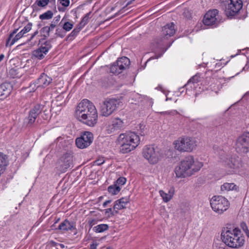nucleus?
<instances>
[{
  "label": "nucleus",
  "instance_id": "1",
  "mask_svg": "<svg viewBox=\"0 0 249 249\" xmlns=\"http://www.w3.org/2000/svg\"><path fill=\"white\" fill-rule=\"evenodd\" d=\"M202 166V162L195 160L192 156H188L181 160L180 164L175 168V172L177 177L185 178L198 171Z\"/></svg>",
  "mask_w": 249,
  "mask_h": 249
},
{
  "label": "nucleus",
  "instance_id": "2",
  "mask_svg": "<svg viewBox=\"0 0 249 249\" xmlns=\"http://www.w3.org/2000/svg\"><path fill=\"white\" fill-rule=\"evenodd\" d=\"M221 238L227 246L234 249L243 246L245 242L244 237L238 228L232 230L228 228L225 229L221 233Z\"/></svg>",
  "mask_w": 249,
  "mask_h": 249
},
{
  "label": "nucleus",
  "instance_id": "3",
  "mask_svg": "<svg viewBox=\"0 0 249 249\" xmlns=\"http://www.w3.org/2000/svg\"><path fill=\"white\" fill-rule=\"evenodd\" d=\"M140 142L139 136L133 132L121 134L117 140V144L120 145V151L123 154L133 150L139 144Z\"/></svg>",
  "mask_w": 249,
  "mask_h": 249
},
{
  "label": "nucleus",
  "instance_id": "4",
  "mask_svg": "<svg viewBox=\"0 0 249 249\" xmlns=\"http://www.w3.org/2000/svg\"><path fill=\"white\" fill-rule=\"evenodd\" d=\"M220 6L228 18L237 15L243 6L241 0H220Z\"/></svg>",
  "mask_w": 249,
  "mask_h": 249
},
{
  "label": "nucleus",
  "instance_id": "5",
  "mask_svg": "<svg viewBox=\"0 0 249 249\" xmlns=\"http://www.w3.org/2000/svg\"><path fill=\"white\" fill-rule=\"evenodd\" d=\"M173 145L175 149L179 152H190L195 149L196 143L194 138L182 137L175 140L173 142Z\"/></svg>",
  "mask_w": 249,
  "mask_h": 249
},
{
  "label": "nucleus",
  "instance_id": "6",
  "mask_svg": "<svg viewBox=\"0 0 249 249\" xmlns=\"http://www.w3.org/2000/svg\"><path fill=\"white\" fill-rule=\"evenodd\" d=\"M210 205L214 212L222 214L228 209L230 203L225 197L221 196H215L210 199Z\"/></svg>",
  "mask_w": 249,
  "mask_h": 249
},
{
  "label": "nucleus",
  "instance_id": "7",
  "mask_svg": "<svg viewBox=\"0 0 249 249\" xmlns=\"http://www.w3.org/2000/svg\"><path fill=\"white\" fill-rule=\"evenodd\" d=\"M33 24L29 22L20 32L17 33L18 29H15L10 34L6 42V46H12L16 42L22 37L25 36L26 34L31 31Z\"/></svg>",
  "mask_w": 249,
  "mask_h": 249
},
{
  "label": "nucleus",
  "instance_id": "8",
  "mask_svg": "<svg viewBox=\"0 0 249 249\" xmlns=\"http://www.w3.org/2000/svg\"><path fill=\"white\" fill-rule=\"evenodd\" d=\"M220 159L231 173L235 172L242 167V160L239 157L233 156L228 158L224 156L220 158Z\"/></svg>",
  "mask_w": 249,
  "mask_h": 249
},
{
  "label": "nucleus",
  "instance_id": "9",
  "mask_svg": "<svg viewBox=\"0 0 249 249\" xmlns=\"http://www.w3.org/2000/svg\"><path fill=\"white\" fill-rule=\"evenodd\" d=\"M143 156L150 164L157 163L160 158V153L152 145L145 146L143 149Z\"/></svg>",
  "mask_w": 249,
  "mask_h": 249
},
{
  "label": "nucleus",
  "instance_id": "10",
  "mask_svg": "<svg viewBox=\"0 0 249 249\" xmlns=\"http://www.w3.org/2000/svg\"><path fill=\"white\" fill-rule=\"evenodd\" d=\"M235 148L239 153L249 152V132L244 133L237 138Z\"/></svg>",
  "mask_w": 249,
  "mask_h": 249
},
{
  "label": "nucleus",
  "instance_id": "11",
  "mask_svg": "<svg viewBox=\"0 0 249 249\" xmlns=\"http://www.w3.org/2000/svg\"><path fill=\"white\" fill-rule=\"evenodd\" d=\"M120 102L115 99H110L105 101L101 107V113L104 116L111 115L119 107Z\"/></svg>",
  "mask_w": 249,
  "mask_h": 249
},
{
  "label": "nucleus",
  "instance_id": "12",
  "mask_svg": "<svg viewBox=\"0 0 249 249\" xmlns=\"http://www.w3.org/2000/svg\"><path fill=\"white\" fill-rule=\"evenodd\" d=\"M89 111H93V104L88 99H83L77 106L75 116L77 118H79V116H81L82 114Z\"/></svg>",
  "mask_w": 249,
  "mask_h": 249
},
{
  "label": "nucleus",
  "instance_id": "13",
  "mask_svg": "<svg viewBox=\"0 0 249 249\" xmlns=\"http://www.w3.org/2000/svg\"><path fill=\"white\" fill-rule=\"evenodd\" d=\"M93 134L91 132L86 131L82 134L80 137L75 140L76 146L81 149L89 146L92 142Z\"/></svg>",
  "mask_w": 249,
  "mask_h": 249
},
{
  "label": "nucleus",
  "instance_id": "14",
  "mask_svg": "<svg viewBox=\"0 0 249 249\" xmlns=\"http://www.w3.org/2000/svg\"><path fill=\"white\" fill-rule=\"evenodd\" d=\"M218 11L217 9L209 10L204 16L203 23L208 26L217 25L218 20Z\"/></svg>",
  "mask_w": 249,
  "mask_h": 249
},
{
  "label": "nucleus",
  "instance_id": "15",
  "mask_svg": "<svg viewBox=\"0 0 249 249\" xmlns=\"http://www.w3.org/2000/svg\"><path fill=\"white\" fill-rule=\"evenodd\" d=\"M72 155L71 153L64 154L59 161L60 170L63 172H66V170L72 165Z\"/></svg>",
  "mask_w": 249,
  "mask_h": 249
},
{
  "label": "nucleus",
  "instance_id": "16",
  "mask_svg": "<svg viewBox=\"0 0 249 249\" xmlns=\"http://www.w3.org/2000/svg\"><path fill=\"white\" fill-rule=\"evenodd\" d=\"M116 62L117 66H118V71H117L115 66H113L111 69V73L115 74L121 73L124 69L128 67L130 63L129 59L125 56L118 59Z\"/></svg>",
  "mask_w": 249,
  "mask_h": 249
},
{
  "label": "nucleus",
  "instance_id": "17",
  "mask_svg": "<svg viewBox=\"0 0 249 249\" xmlns=\"http://www.w3.org/2000/svg\"><path fill=\"white\" fill-rule=\"evenodd\" d=\"M51 47V44L46 42L44 46H41L33 52V57L39 60L42 59Z\"/></svg>",
  "mask_w": 249,
  "mask_h": 249
},
{
  "label": "nucleus",
  "instance_id": "18",
  "mask_svg": "<svg viewBox=\"0 0 249 249\" xmlns=\"http://www.w3.org/2000/svg\"><path fill=\"white\" fill-rule=\"evenodd\" d=\"M42 106L40 105H36L32 108L29 112V115L27 118L28 123L32 124H34L38 115L41 112Z\"/></svg>",
  "mask_w": 249,
  "mask_h": 249
},
{
  "label": "nucleus",
  "instance_id": "19",
  "mask_svg": "<svg viewBox=\"0 0 249 249\" xmlns=\"http://www.w3.org/2000/svg\"><path fill=\"white\" fill-rule=\"evenodd\" d=\"M52 81V79L45 73H42L36 81V88H45Z\"/></svg>",
  "mask_w": 249,
  "mask_h": 249
},
{
  "label": "nucleus",
  "instance_id": "20",
  "mask_svg": "<svg viewBox=\"0 0 249 249\" xmlns=\"http://www.w3.org/2000/svg\"><path fill=\"white\" fill-rule=\"evenodd\" d=\"M93 111H89L87 113H84L79 118H77L79 121L83 122L87 125L92 126H93Z\"/></svg>",
  "mask_w": 249,
  "mask_h": 249
},
{
  "label": "nucleus",
  "instance_id": "21",
  "mask_svg": "<svg viewBox=\"0 0 249 249\" xmlns=\"http://www.w3.org/2000/svg\"><path fill=\"white\" fill-rule=\"evenodd\" d=\"M175 33V24L173 22L167 24L162 28V35L164 36V38H168L173 36Z\"/></svg>",
  "mask_w": 249,
  "mask_h": 249
},
{
  "label": "nucleus",
  "instance_id": "22",
  "mask_svg": "<svg viewBox=\"0 0 249 249\" xmlns=\"http://www.w3.org/2000/svg\"><path fill=\"white\" fill-rule=\"evenodd\" d=\"M58 229L65 232L69 231H72L76 230L75 225L74 223L71 222L67 219H65L58 226Z\"/></svg>",
  "mask_w": 249,
  "mask_h": 249
},
{
  "label": "nucleus",
  "instance_id": "23",
  "mask_svg": "<svg viewBox=\"0 0 249 249\" xmlns=\"http://www.w3.org/2000/svg\"><path fill=\"white\" fill-rule=\"evenodd\" d=\"M11 86L8 83H3L0 85V97L5 98L9 95L11 91Z\"/></svg>",
  "mask_w": 249,
  "mask_h": 249
},
{
  "label": "nucleus",
  "instance_id": "24",
  "mask_svg": "<svg viewBox=\"0 0 249 249\" xmlns=\"http://www.w3.org/2000/svg\"><path fill=\"white\" fill-rule=\"evenodd\" d=\"M123 125V121L119 118H115L112 121V124L108 125L107 130L109 131V133H111L116 129L122 128Z\"/></svg>",
  "mask_w": 249,
  "mask_h": 249
},
{
  "label": "nucleus",
  "instance_id": "25",
  "mask_svg": "<svg viewBox=\"0 0 249 249\" xmlns=\"http://www.w3.org/2000/svg\"><path fill=\"white\" fill-rule=\"evenodd\" d=\"M129 202V199L126 197H122L114 202L113 207L116 211L122 210L125 208L126 205Z\"/></svg>",
  "mask_w": 249,
  "mask_h": 249
},
{
  "label": "nucleus",
  "instance_id": "26",
  "mask_svg": "<svg viewBox=\"0 0 249 249\" xmlns=\"http://www.w3.org/2000/svg\"><path fill=\"white\" fill-rule=\"evenodd\" d=\"M159 193L162 197L163 201L164 202H168L172 198L174 195V191L170 190L168 191V193H166L162 190H160L159 191Z\"/></svg>",
  "mask_w": 249,
  "mask_h": 249
},
{
  "label": "nucleus",
  "instance_id": "27",
  "mask_svg": "<svg viewBox=\"0 0 249 249\" xmlns=\"http://www.w3.org/2000/svg\"><path fill=\"white\" fill-rule=\"evenodd\" d=\"M236 189V186L233 183H225L221 186V190L222 191H229Z\"/></svg>",
  "mask_w": 249,
  "mask_h": 249
},
{
  "label": "nucleus",
  "instance_id": "28",
  "mask_svg": "<svg viewBox=\"0 0 249 249\" xmlns=\"http://www.w3.org/2000/svg\"><path fill=\"white\" fill-rule=\"evenodd\" d=\"M121 189V188L117 186L115 183L108 186L107 188L108 192L112 195H117L120 191Z\"/></svg>",
  "mask_w": 249,
  "mask_h": 249
},
{
  "label": "nucleus",
  "instance_id": "29",
  "mask_svg": "<svg viewBox=\"0 0 249 249\" xmlns=\"http://www.w3.org/2000/svg\"><path fill=\"white\" fill-rule=\"evenodd\" d=\"M105 212V215L107 217L110 218L118 213V212L115 210L114 207L113 208H109L104 210Z\"/></svg>",
  "mask_w": 249,
  "mask_h": 249
},
{
  "label": "nucleus",
  "instance_id": "30",
  "mask_svg": "<svg viewBox=\"0 0 249 249\" xmlns=\"http://www.w3.org/2000/svg\"><path fill=\"white\" fill-rule=\"evenodd\" d=\"M53 13L51 10H48L39 16V18L41 20H49L53 17Z\"/></svg>",
  "mask_w": 249,
  "mask_h": 249
},
{
  "label": "nucleus",
  "instance_id": "31",
  "mask_svg": "<svg viewBox=\"0 0 249 249\" xmlns=\"http://www.w3.org/2000/svg\"><path fill=\"white\" fill-rule=\"evenodd\" d=\"M108 225L107 224H102L97 225L94 227V229L97 232H102L107 230L108 229Z\"/></svg>",
  "mask_w": 249,
  "mask_h": 249
},
{
  "label": "nucleus",
  "instance_id": "32",
  "mask_svg": "<svg viewBox=\"0 0 249 249\" xmlns=\"http://www.w3.org/2000/svg\"><path fill=\"white\" fill-rule=\"evenodd\" d=\"M91 12H89L87 13L85 17L82 18L81 21L80 22V26L82 28L84 27L88 22L89 18L92 17Z\"/></svg>",
  "mask_w": 249,
  "mask_h": 249
},
{
  "label": "nucleus",
  "instance_id": "33",
  "mask_svg": "<svg viewBox=\"0 0 249 249\" xmlns=\"http://www.w3.org/2000/svg\"><path fill=\"white\" fill-rule=\"evenodd\" d=\"M200 81V77L197 75H196L194 76H193L192 78H191L188 81L187 83L186 84V86L189 85L191 83L195 84L199 82Z\"/></svg>",
  "mask_w": 249,
  "mask_h": 249
},
{
  "label": "nucleus",
  "instance_id": "34",
  "mask_svg": "<svg viewBox=\"0 0 249 249\" xmlns=\"http://www.w3.org/2000/svg\"><path fill=\"white\" fill-rule=\"evenodd\" d=\"M49 2V0H38L35 2L38 6L44 7L47 6Z\"/></svg>",
  "mask_w": 249,
  "mask_h": 249
},
{
  "label": "nucleus",
  "instance_id": "35",
  "mask_svg": "<svg viewBox=\"0 0 249 249\" xmlns=\"http://www.w3.org/2000/svg\"><path fill=\"white\" fill-rule=\"evenodd\" d=\"M73 25V24L70 22H66L63 25V29L65 31L68 32L72 29Z\"/></svg>",
  "mask_w": 249,
  "mask_h": 249
},
{
  "label": "nucleus",
  "instance_id": "36",
  "mask_svg": "<svg viewBox=\"0 0 249 249\" xmlns=\"http://www.w3.org/2000/svg\"><path fill=\"white\" fill-rule=\"evenodd\" d=\"M126 179L124 177H120L114 183L121 187L122 185H124L126 182Z\"/></svg>",
  "mask_w": 249,
  "mask_h": 249
},
{
  "label": "nucleus",
  "instance_id": "37",
  "mask_svg": "<svg viewBox=\"0 0 249 249\" xmlns=\"http://www.w3.org/2000/svg\"><path fill=\"white\" fill-rule=\"evenodd\" d=\"M82 27L81 26L74 29L73 31L71 33V34L69 35L68 37H74L77 35V34L80 31Z\"/></svg>",
  "mask_w": 249,
  "mask_h": 249
},
{
  "label": "nucleus",
  "instance_id": "38",
  "mask_svg": "<svg viewBox=\"0 0 249 249\" xmlns=\"http://www.w3.org/2000/svg\"><path fill=\"white\" fill-rule=\"evenodd\" d=\"M55 34L57 36L63 38L65 36V32L64 31L63 29L57 28L55 30Z\"/></svg>",
  "mask_w": 249,
  "mask_h": 249
},
{
  "label": "nucleus",
  "instance_id": "39",
  "mask_svg": "<svg viewBox=\"0 0 249 249\" xmlns=\"http://www.w3.org/2000/svg\"><path fill=\"white\" fill-rule=\"evenodd\" d=\"M50 31L47 26L43 27L41 30V32L44 34L43 36L45 37L49 36Z\"/></svg>",
  "mask_w": 249,
  "mask_h": 249
},
{
  "label": "nucleus",
  "instance_id": "40",
  "mask_svg": "<svg viewBox=\"0 0 249 249\" xmlns=\"http://www.w3.org/2000/svg\"><path fill=\"white\" fill-rule=\"evenodd\" d=\"M161 115H174L178 114V112L176 110L170 111H163L160 113Z\"/></svg>",
  "mask_w": 249,
  "mask_h": 249
},
{
  "label": "nucleus",
  "instance_id": "41",
  "mask_svg": "<svg viewBox=\"0 0 249 249\" xmlns=\"http://www.w3.org/2000/svg\"><path fill=\"white\" fill-rule=\"evenodd\" d=\"M105 162V160L103 157H99L97 160L94 161V165H100Z\"/></svg>",
  "mask_w": 249,
  "mask_h": 249
},
{
  "label": "nucleus",
  "instance_id": "42",
  "mask_svg": "<svg viewBox=\"0 0 249 249\" xmlns=\"http://www.w3.org/2000/svg\"><path fill=\"white\" fill-rule=\"evenodd\" d=\"M240 226L242 230L245 232L246 233L249 231L246 223L244 222H242L240 224Z\"/></svg>",
  "mask_w": 249,
  "mask_h": 249
},
{
  "label": "nucleus",
  "instance_id": "43",
  "mask_svg": "<svg viewBox=\"0 0 249 249\" xmlns=\"http://www.w3.org/2000/svg\"><path fill=\"white\" fill-rule=\"evenodd\" d=\"M60 3L65 7H67L69 5L70 0H58Z\"/></svg>",
  "mask_w": 249,
  "mask_h": 249
},
{
  "label": "nucleus",
  "instance_id": "44",
  "mask_svg": "<svg viewBox=\"0 0 249 249\" xmlns=\"http://www.w3.org/2000/svg\"><path fill=\"white\" fill-rule=\"evenodd\" d=\"M166 49L165 50H163L162 51V53H160V54L157 55V54H155L154 56H152L151 57H150V58L149 59H158L159 58V57H160L162 55V54L166 51Z\"/></svg>",
  "mask_w": 249,
  "mask_h": 249
},
{
  "label": "nucleus",
  "instance_id": "45",
  "mask_svg": "<svg viewBox=\"0 0 249 249\" xmlns=\"http://www.w3.org/2000/svg\"><path fill=\"white\" fill-rule=\"evenodd\" d=\"M57 24L54 23L52 21L49 26H48V28L50 31H52L57 26Z\"/></svg>",
  "mask_w": 249,
  "mask_h": 249
},
{
  "label": "nucleus",
  "instance_id": "46",
  "mask_svg": "<svg viewBox=\"0 0 249 249\" xmlns=\"http://www.w3.org/2000/svg\"><path fill=\"white\" fill-rule=\"evenodd\" d=\"M88 224V226L90 230L91 229L92 226L93 225V219L92 218H89Z\"/></svg>",
  "mask_w": 249,
  "mask_h": 249
},
{
  "label": "nucleus",
  "instance_id": "47",
  "mask_svg": "<svg viewBox=\"0 0 249 249\" xmlns=\"http://www.w3.org/2000/svg\"><path fill=\"white\" fill-rule=\"evenodd\" d=\"M60 19V16L59 15V16L55 17L53 18V19L52 21L54 23H56L57 24L58 22L59 21Z\"/></svg>",
  "mask_w": 249,
  "mask_h": 249
},
{
  "label": "nucleus",
  "instance_id": "48",
  "mask_svg": "<svg viewBox=\"0 0 249 249\" xmlns=\"http://www.w3.org/2000/svg\"><path fill=\"white\" fill-rule=\"evenodd\" d=\"M38 33V31H35L31 36V37H30V38L28 39V41H31V40H32L33 39V38L36 36Z\"/></svg>",
  "mask_w": 249,
  "mask_h": 249
},
{
  "label": "nucleus",
  "instance_id": "49",
  "mask_svg": "<svg viewBox=\"0 0 249 249\" xmlns=\"http://www.w3.org/2000/svg\"><path fill=\"white\" fill-rule=\"evenodd\" d=\"M113 66H115V68H116V70H117V71H118V66H117V62H114L113 64H112L111 65L110 67V72H111V69H112V68Z\"/></svg>",
  "mask_w": 249,
  "mask_h": 249
},
{
  "label": "nucleus",
  "instance_id": "50",
  "mask_svg": "<svg viewBox=\"0 0 249 249\" xmlns=\"http://www.w3.org/2000/svg\"><path fill=\"white\" fill-rule=\"evenodd\" d=\"M163 41L162 39H161V40L160 41H159L158 40L157 42H156V43L159 45V46H161V45H162V44L161 43V42Z\"/></svg>",
  "mask_w": 249,
  "mask_h": 249
},
{
  "label": "nucleus",
  "instance_id": "51",
  "mask_svg": "<svg viewBox=\"0 0 249 249\" xmlns=\"http://www.w3.org/2000/svg\"><path fill=\"white\" fill-rule=\"evenodd\" d=\"M4 55L3 54L0 55V62L3 59Z\"/></svg>",
  "mask_w": 249,
  "mask_h": 249
},
{
  "label": "nucleus",
  "instance_id": "52",
  "mask_svg": "<svg viewBox=\"0 0 249 249\" xmlns=\"http://www.w3.org/2000/svg\"><path fill=\"white\" fill-rule=\"evenodd\" d=\"M107 203L106 202V201H105L103 204V206H104V207H106V206H107Z\"/></svg>",
  "mask_w": 249,
  "mask_h": 249
},
{
  "label": "nucleus",
  "instance_id": "53",
  "mask_svg": "<svg viewBox=\"0 0 249 249\" xmlns=\"http://www.w3.org/2000/svg\"><path fill=\"white\" fill-rule=\"evenodd\" d=\"M103 198V196H100L99 198H98V202H99V201H100Z\"/></svg>",
  "mask_w": 249,
  "mask_h": 249
},
{
  "label": "nucleus",
  "instance_id": "54",
  "mask_svg": "<svg viewBox=\"0 0 249 249\" xmlns=\"http://www.w3.org/2000/svg\"><path fill=\"white\" fill-rule=\"evenodd\" d=\"M59 246L61 249H63L65 248V245L64 244H60Z\"/></svg>",
  "mask_w": 249,
  "mask_h": 249
},
{
  "label": "nucleus",
  "instance_id": "55",
  "mask_svg": "<svg viewBox=\"0 0 249 249\" xmlns=\"http://www.w3.org/2000/svg\"><path fill=\"white\" fill-rule=\"evenodd\" d=\"M106 201L107 203V204H109V203H110L111 202V200H106Z\"/></svg>",
  "mask_w": 249,
  "mask_h": 249
},
{
  "label": "nucleus",
  "instance_id": "56",
  "mask_svg": "<svg viewBox=\"0 0 249 249\" xmlns=\"http://www.w3.org/2000/svg\"><path fill=\"white\" fill-rule=\"evenodd\" d=\"M90 249H93V243L90 244Z\"/></svg>",
  "mask_w": 249,
  "mask_h": 249
},
{
  "label": "nucleus",
  "instance_id": "57",
  "mask_svg": "<svg viewBox=\"0 0 249 249\" xmlns=\"http://www.w3.org/2000/svg\"><path fill=\"white\" fill-rule=\"evenodd\" d=\"M247 236L249 238V231L246 233Z\"/></svg>",
  "mask_w": 249,
  "mask_h": 249
},
{
  "label": "nucleus",
  "instance_id": "58",
  "mask_svg": "<svg viewBox=\"0 0 249 249\" xmlns=\"http://www.w3.org/2000/svg\"><path fill=\"white\" fill-rule=\"evenodd\" d=\"M14 71V70L12 69V70H10V72H12V71Z\"/></svg>",
  "mask_w": 249,
  "mask_h": 249
},
{
  "label": "nucleus",
  "instance_id": "59",
  "mask_svg": "<svg viewBox=\"0 0 249 249\" xmlns=\"http://www.w3.org/2000/svg\"><path fill=\"white\" fill-rule=\"evenodd\" d=\"M95 246H96V244H95L94 243V249H95Z\"/></svg>",
  "mask_w": 249,
  "mask_h": 249
},
{
  "label": "nucleus",
  "instance_id": "60",
  "mask_svg": "<svg viewBox=\"0 0 249 249\" xmlns=\"http://www.w3.org/2000/svg\"><path fill=\"white\" fill-rule=\"evenodd\" d=\"M94 110H95L96 112H97V110H96V109H95Z\"/></svg>",
  "mask_w": 249,
  "mask_h": 249
},
{
  "label": "nucleus",
  "instance_id": "61",
  "mask_svg": "<svg viewBox=\"0 0 249 249\" xmlns=\"http://www.w3.org/2000/svg\"><path fill=\"white\" fill-rule=\"evenodd\" d=\"M94 110H95L96 112H97V110H96V109H95Z\"/></svg>",
  "mask_w": 249,
  "mask_h": 249
},
{
  "label": "nucleus",
  "instance_id": "62",
  "mask_svg": "<svg viewBox=\"0 0 249 249\" xmlns=\"http://www.w3.org/2000/svg\"><path fill=\"white\" fill-rule=\"evenodd\" d=\"M58 221V219L57 220H56V221L55 222V223L57 222Z\"/></svg>",
  "mask_w": 249,
  "mask_h": 249
},
{
  "label": "nucleus",
  "instance_id": "63",
  "mask_svg": "<svg viewBox=\"0 0 249 249\" xmlns=\"http://www.w3.org/2000/svg\"><path fill=\"white\" fill-rule=\"evenodd\" d=\"M106 249H109V248H107Z\"/></svg>",
  "mask_w": 249,
  "mask_h": 249
}]
</instances>
